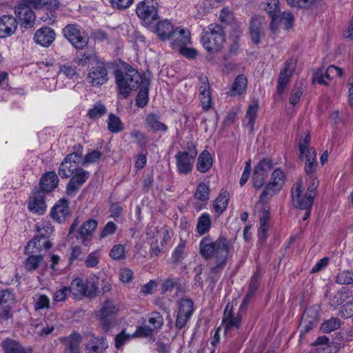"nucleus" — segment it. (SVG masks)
I'll use <instances>...</instances> for the list:
<instances>
[{
	"mask_svg": "<svg viewBox=\"0 0 353 353\" xmlns=\"http://www.w3.org/2000/svg\"><path fill=\"white\" fill-rule=\"evenodd\" d=\"M342 75V69L332 65L327 68L324 74H323L321 71L316 72L314 76V81L317 82L319 84L327 85L325 79L330 80L334 77H341Z\"/></svg>",
	"mask_w": 353,
	"mask_h": 353,
	"instance_id": "obj_30",
	"label": "nucleus"
},
{
	"mask_svg": "<svg viewBox=\"0 0 353 353\" xmlns=\"http://www.w3.org/2000/svg\"><path fill=\"white\" fill-rule=\"evenodd\" d=\"M117 230V225L112 221H108L99 233V238L104 239L110 235H112L116 232Z\"/></svg>",
	"mask_w": 353,
	"mask_h": 353,
	"instance_id": "obj_63",
	"label": "nucleus"
},
{
	"mask_svg": "<svg viewBox=\"0 0 353 353\" xmlns=\"http://www.w3.org/2000/svg\"><path fill=\"white\" fill-rule=\"evenodd\" d=\"M329 341L326 336L318 337L314 343L317 347L311 353H331L332 347L329 344Z\"/></svg>",
	"mask_w": 353,
	"mask_h": 353,
	"instance_id": "obj_46",
	"label": "nucleus"
},
{
	"mask_svg": "<svg viewBox=\"0 0 353 353\" xmlns=\"http://www.w3.org/2000/svg\"><path fill=\"white\" fill-rule=\"evenodd\" d=\"M14 14L21 22V27L28 29L33 27L36 16L32 6L26 0H21L14 8Z\"/></svg>",
	"mask_w": 353,
	"mask_h": 353,
	"instance_id": "obj_14",
	"label": "nucleus"
},
{
	"mask_svg": "<svg viewBox=\"0 0 353 353\" xmlns=\"http://www.w3.org/2000/svg\"><path fill=\"white\" fill-rule=\"evenodd\" d=\"M339 314L343 319H347L353 316V300L349 301L342 305L339 310Z\"/></svg>",
	"mask_w": 353,
	"mask_h": 353,
	"instance_id": "obj_64",
	"label": "nucleus"
},
{
	"mask_svg": "<svg viewBox=\"0 0 353 353\" xmlns=\"http://www.w3.org/2000/svg\"><path fill=\"white\" fill-rule=\"evenodd\" d=\"M110 257L114 260H120L125 258V247L118 244L112 247L110 252Z\"/></svg>",
	"mask_w": 353,
	"mask_h": 353,
	"instance_id": "obj_60",
	"label": "nucleus"
},
{
	"mask_svg": "<svg viewBox=\"0 0 353 353\" xmlns=\"http://www.w3.org/2000/svg\"><path fill=\"white\" fill-rule=\"evenodd\" d=\"M148 321L151 328L153 330H159L163 325V318L162 315L158 312L150 313L148 315Z\"/></svg>",
	"mask_w": 353,
	"mask_h": 353,
	"instance_id": "obj_51",
	"label": "nucleus"
},
{
	"mask_svg": "<svg viewBox=\"0 0 353 353\" xmlns=\"http://www.w3.org/2000/svg\"><path fill=\"white\" fill-rule=\"evenodd\" d=\"M347 297H349V290L343 287L330 297L329 305L332 307H337L341 305Z\"/></svg>",
	"mask_w": 353,
	"mask_h": 353,
	"instance_id": "obj_44",
	"label": "nucleus"
},
{
	"mask_svg": "<svg viewBox=\"0 0 353 353\" xmlns=\"http://www.w3.org/2000/svg\"><path fill=\"white\" fill-rule=\"evenodd\" d=\"M107 112L106 108L101 102L96 103L93 108L89 109L88 117L92 119H96L103 116Z\"/></svg>",
	"mask_w": 353,
	"mask_h": 353,
	"instance_id": "obj_52",
	"label": "nucleus"
},
{
	"mask_svg": "<svg viewBox=\"0 0 353 353\" xmlns=\"http://www.w3.org/2000/svg\"><path fill=\"white\" fill-rule=\"evenodd\" d=\"M108 128L112 133H117L123 130V125L119 117L111 113L108 116Z\"/></svg>",
	"mask_w": 353,
	"mask_h": 353,
	"instance_id": "obj_49",
	"label": "nucleus"
},
{
	"mask_svg": "<svg viewBox=\"0 0 353 353\" xmlns=\"http://www.w3.org/2000/svg\"><path fill=\"white\" fill-rule=\"evenodd\" d=\"M58 182V176L54 171L46 172L40 179V190L43 192H51L57 188Z\"/></svg>",
	"mask_w": 353,
	"mask_h": 353,
	"instance_id": "obj_34",
	"label": "nucleus"
},
{
	"mask_svg": "<svg viewBox=\"0 0 353 353\" xmlns=\"http://www.w3.org/2000/svg\"><path fill=\"white\" fill-rule=\"evenodd\" d=\"M194 197L201 201H206L210 198V189L204 183L197 185Z\"/></svg>",
	"mask_w": 353,
	"mask_h": 353,
	"instance_id": "obj_55",
	"label": "nucleus"
},
{
	"mask_svg": "<svg viewBox=\"0 0 353 353\" xmlns=\"http://www.w3.org/2000/svg\"><path fill=\"white\" fill-rule=\"evenodd\" d=\"M181 284L177 278H169L164 281L161 285V290L163 293L171 292L174 289H179Z\"/></svg>",
	"mask_w": 353,
	"mask_h": 353,
	"instance_id": "obj_58",
	"label": "nucleus"
},
{
	"mask_svg": "<svg viewBox=\"0 0 353 353\" xmlns=\"http://www.w3.org/2000/svg\"><path fill=\"white\" fill-rule=\"evenodd\" d=\"M212 225V221L210 215L208 213H203L198 218L197 224H196V232L200 235H203L207 233Z\"/></svg>",
	"mask_w": 353,
	"mask_h": 353,
	"instance_id": "obj_43",
	"label": "nucleus"
},
{
	"mask_svg": "<svg viewBox=\"0 0 353 353\" xmlns=\"http://www.w3.org/2000/svg\"><path fill=\"white\" fill-rule=\"evenodd\" d=\"M310 142V136L307 132L302 134L301 139L299 143V149L301 155L309 154V152H315L312 148H309L308 145Z\"/></svg>",
	"mask_w": 353,
	"mask_h": 353,
	"instance_id": "obj_56",
	"label": "nucleus"
},
{
	"mask_svg": "<svg viewBox=\"0 0 353 353\" xmlns=\"http://www.w3.org/2000/svg\"><path fill=\"white\" fill-rule=\"evenodd\" d=\"M296 65V61L294 59H290L285 62L284 67L281 69L278 79L276 92L279 94H282L284 92Z\"/></svg>",
	"mask_w": 353,
	"mask_h": 353,
	"instance_id": "obj_19",
	"label": "nucleus"
},
{
	"mask_svg": "<svg viewBox=\"0 0 353 353\" xmlns=\"http://www.w3.org/2000/svg\"><path fill=\"white\" fill-rule=\"evenodd\" d=\"M160 116L157 113H150L145 117V124L153 132L161 131L166 132L168 130V126L160 121Z\"/></svg>",
	"mask_w": 353,
	"mask_h": 353,
	"instance_id": "obj_36",
	"label": "nucleus"
},
{
	"mask_svg": "<svg viewBox=\"0 0 353 353\" xmlns=\"http://www.w3.org/2000/svg\"><path fill=\"white\" fill-rule=\"evenodd\" d=\"M248 79L247 77L244 74L238 75L233 84L232 85L230 89V95L231 96H239L241 95L245 90L247 87Z\"/></svg>",
	"mask_w": 353,
	"mask_h": 353,
	"instance_id": "obj_40",
	"label": "nucleus"
},
{
	"mask_svg": "<svg viewBox=\"0 0 353 353\" xmlns=\"http://www.w3.org/2000/svg\"><path fill=\"white\" fill-rule=\"evenodd\" d=\"M52 218L58 223H62L70 215L68 202L65 199H59L51 210Z\"/></svg>",
	"mask_w": 353,
	"mask_h": 353,
	"instance_id": "obj_29",
	"label": "nucleus"
},
{
	"mask_svg": "<svg viewBox=\"0 0 353 353\" xmlns=\"http://www.w3.org/2000/svg\"><path fill=\"white\" fill-rule=\"evenodd\" d=\"M59 74L63 75L68 79H72L78 76L77 67L71 64L61 65L59 70Z\"/></svg>",
	"mask_w": 353,
	"mask_h": 353,
	"instance_id": "obj_53",
	"label": "nucleus"
},
{
	"mask_svg": "<svg viewBox=\"0 0 353 353\" xmlns=\"http://www.w3.org/2000/svg\"><path fill=\"white\" fill-rule=\"evenodd\" d=\"M178 313L175 321V327L184 328L190 320L194 311V303L190 299L181 298L178 301Z\"/></svg>",
	"mask_w": 353,
	"mask_h": 353,
	"instance_id": "obj_13",
	"label": "nucleus"
},
{
	"mask_svg": "<svg viewBox=\"0 0 353 353\" xmlns=\"http://www.w3.org/2000/svg\"><path fill=\"white\" fill-rule=\"evenodd\" d=\"M74 149L76 151L68 154L61 163L58 174L62 179H68L78 171L81 167L79 162L82 158L83 147L81 145H75Z\"/></svg>",
	"mask_w": 353,
	"mask_h": 353,
	"instance_id": "obj_6",
	"label": "nucleus"
},
{
	"mask_svg": "<svg viewBox=\"0 0 353 353\" xmlns=\"http://www.w3.org/2000/svg\"><path fill=\"white\" fill-rule=\"evenodd\" d=\"M115 80L119 92L124 98H127L132 90H136L142 85L135 99L138 108H144L149 100V82L137 70L128 65L125 70L114 71Z\"/></svg>",
	"mask_w": 353,
	"mask_h": 353,
	"instance_id": "obj_1",
	"label": "nucleus"
},
{
	"mask_svg": "<svg viewBox=\"0 0 353 353\" xmlns=\"http://www.w3.org/2000/svg\"><path fill=\"white\" fill-rule=\"evenodd\" d=\"M336 282L341 285H350L353 283V271L343 270L336 276Z\"/></svg>",
	"mask_w": 353,
	"mask_h": 353,
	"instance_id": "obj_54",
	"label": "nucleus"
},
{
	"mask_svg": "<svg viewBox=\"0 0 353 353\" xmlns=\"http://www.w3.org/2000/svg\"><path fill=\"white\" fill-rule=\"evenodd\" d=\"M37 239L30 241L25 248V254L28 256L23 264L25 269L28 272L37 270L43 261V256L37 254L40 250L39 244H37Z\"/></svg>",
	"mask_w": 353,
	"mask_h": 353,
	"instance_id": "obj_10",
	"label": "nucleus"
},
{
	"mask_svg": "<svg viewBox=\"0 0 353 353\" xmlns=\"http://www.w3.org/2000/svg\"><path fill=\"white\" fill-rule=\"evenodd\" d=\"M119 310V304L114 301L107 299L103 303L99 310V323L104 331L108 332L113 327Z\"/></svg>",
	"mask_w": 353,
	"mask_h": 353,
	"instance_id": "obj_8",
	"label": "nucleus"
},
{
	"mask_svg": "<svg viewBox=\"0 0 353 353\" xmlns=\"http://www.w3.org/2000/svg\"><path fill=\"white\" fill-rule=\"evenodd\" d=\"M174 158L179 174L187 175L192 172L195 158L190 157L185 152L182 151L177 152Z\"/></svg>",
	"mask_w": 353,
	"mask_h": 353,
	"instance_id": "obj_20",
	"label": "nucleus"
},
{
	"mask_svg": "<svg viewBox=\"0 0 353 353\" xmlns=\"http://www.w3.org/2000/svg\"><path fill=\"white\" fill-rule=\"evenodd\" d=\"M62 33L63 37L77 50H83L89 42V36L79 25L68 24L65 26Z\"/></svg>",
	"mask_w": 353,
	"mask_h": 353,
	"instance_id": "obj_7",
	"label": "nucleus"
},
{
	"mask_svg": "<svg viewBox=\"0 0 353 353\" xmlns=\"http://www.w3.org/2000/svg\"><path fill=\"white\" fill-rule=\"evenodd\" d=\"M263 215L260 219V227L258 230L259 236L263 241L266 239V233L269 228L268 221L270 219V212L268 210L263 208Z\"/></svg>",
	"mask_w": 353,
	"mask_h": 353,
	"instance_id": "obj_48",
	"label": "nucleus"
},
{
	"mask_svg": "<svg viewBox=\"0 0 353 353\" xmlns=\"http://www.w3.org/2000/svg\"><path fill=\"white\" fill-rule=\"evenodd\" d=\"M169 40L174 50H179L190 43V32L188 29L177 27L171 34Z\"/></svg>",
	"mask_w": 353,
	"mask_h": 353,
	"instance_id": "obj_22",
	"label": "nucleus"
},
{
	"mask_svg": "<svg viewBox=\"0 0 353 353\" xmlns=\"http://www.w3.org/2000/svg\"><path fill=\"white\" fill-rule=\"evenodd\" d=\"M294 16L291 12H283L282 16L280 17L278 14V19L275 26L278 28L280 26L285 30H289L293 26Z\"/></svg>",
	"mask_w": 353,
	"mask_h": 353,
	"instance_id": "obj_50",
	"label": "nucleus"
},
{
	"mask_svg": "<svg viewBox=\"0 0 353 353\" xmlns=\"http://www.w3.org/2000/svg\"><path fill=\"white\" fill-rule=\"evenodd\" d=\"M136 14L141 23L149 27L159 19V4L156 0H143L136 6Z\"/></svg>",
	"mask_w": 353,
	"mask_h": 353,
	"instance_id": "obj_4",
	"label": "nucleus"
},
{
	"mask_svg": "<svg viewBox=\"0 0 353 353\" xmlns=\"http://www.w3.org/2000/svg\"><path fill=\"white\" fill-rule=\"evenodd\" d=\"M232 245L224 236H219L216 240L207 236L199 243V253L205 260L214 259L215 265L210 268V273L216 276L221 274L226 266L229 256L232 253Z\"/></svg>",
	"mask_w": 353,
	"mask_h": 353,
	"instance_id": "obj_2",
	"label": "nucleus"
},
{
	"mask_svg": "<svg viewBox=\"0 0 353 353\" xmlns=\"http://www.w3.org/2000/svg\"><path fill=\"white\" fill-rule=\"evenodd\" d=\"M258 110L259 105L256 103L250 105L248 109L247 110L245 118L248 120V121L245 125L249 128L250 132H252L254 130V126L255 124V120L257 116Z\"/></svg>",
	"mask_w": 353,
	"mask_h": 353,
	"instance_id": "obj_45",
	"label": "nucleus"
},
{
	"mask_svg": "<svg viewBox=\"0 0 353 353\" xmlns=\"http://www.w3.org/2000/svg\"><path fill=\"white\" fill-rule=\"evenodd\" d=\"M230 199L228 191L222 192L214 201L213 208L218 216H220L227 208Z\"/></svg>",
	"mask_w": 353,
	"mask_h": 353,
	"instance_id": "obj_38",
	"label": "nucleus"
},
{
	"mask_svg": "<svg viewBox=\"0 0 353 353\" xmlns=\"http://www.w3.org/2000/svg\"><path fill=\"white\" fill-rule=\"evenodd\" d=\"M302 182L296 181L292 188V201L293 205L299 209L312 208L314 197L307 193L303 194Z\"/></svg>",
	"mask_w": 353,
	"mask_h": 353,
	"instance_id": "obj_16",
	"label": "nucleus"
},
{
	"mask_svg": "<svg viewBox=\"0 0 353 353\" xmlns=\"http://www.w3.org/2000/svg\"><path fill=\"white\" fill-rule=\"evenodd\" d=\"M146 234L148 236L152 235V238L154 239L150 244L151 256H157L167 249V243L170 241V236L165 227L151 226L148 229Z\"/></svg>",
	"mask_w": 353,
	"mask_h": 353,
	"instance_id": "obj_5",
	"label": "nucleus"
},
{
	"mask_svg": "<svg viewBox=\"0 0 353 353\" xmlns=\"http://www.w3.org/2000/svg\"><path fill=\"white\" fill-rule=\"evenodd\" d=\"M321 310L319 305H313L305 310L299 326L301 338L317 325Z\"/></svg>",
	"mask_w": 353,
	"mask_h": 353,
	"instance_id": "obj_9",
	"label": "nucleus"
},
{
	"mask_svg": "<svg viewBox=\"0 0 353 353\" xmlns=\"http://www.w3.org/2000/svg\"><path fill=\"white\" fill-rule=\"evenodd\" d=\"M98 225V221L95 219H90L85 221L79 230L78 239L82 243L88 246L92 239L93 232L95 231Z\"/></svg>",
	"mask_w": 353,
	"mask_h": 353,
	"instance_id": "obj_28",
	"label": "nucleus"
},
{
	"mask_svg": "<svg viewBox=\"0 0 353 353\" xmlns=\"http://www.w3.org/2000/svg\"><path fill=\"white\" fill-rule=\"evenodd\" d=\"M59 340L65 346L64 353H81L79 345L82 336L78 332H72L69 336L61 337Z\"/></svg>",
	"mask_w": 353,
	"mask_h": 353,
	"instance_id": "obj_27",
	"label": "nucleus"
},
{
	"mask_svg": "<svg viewBox=\"0 0 353 353\" xmlns=\"http://www.w3.org/2000/svg\"><path fill=\"white\" fill-rule=\"evenodd\" d=\"M70 293L75 297L85 296L93 298L96 296L95 283L93 281L83 280L81 278L73 279L69 286Z\"/></svg>",
	"mask_w": 353,
	"mask_h": 353,
	"instance_id": "obj_12",
	"label": "nucleus"
},
{
	"mask_svg": "<svg viewBox=\"0 0 353 353\" xmlns=\"http://www.w3.org/2000/svg\"><path fill=\"white\" fill-rule=\"evenodd\" d=\"M285 180V174L283 170L276 168L271 175L270 182L265 186L260 195V201L265 202L267 197H272L283 187Z\"/></svg>",
	"mask_w": 353,
	"mask_h": 353,
	"instance_id": "obj_11",
	"label": "nucleus"
},
{
	"mask_svg": "<svg viewBox=\"0 0 353 353\" xmlns=\"http://www.w3.org/2000/svg\"><path fill=\"white\" fill-rule=\"evenodd\" d=\"M89 172L82 168L74 172L70 176V179L66 185L65 192L67 195L73 197L78 192L79 188L85 183L89 178Z\"/></svg>",
	"mask_w": 353,
	"mask_h": 353,
	"instance_id": "obj_18",
	"label": "nucleus"
},
{
	"mask_svg": "<svg viewBox=\"0 0 353 353\" xmlns=\"http://www.w3.org/2000/svg\"><path fill=\"white\" fill-rule=\"evenodd\" d=\"M87 80L93 87H99L105 84L108 80V70L105 63L97 61L89 70Z\"/></svg>",
	"mask_w": 353,
	"mask_h": 353,
	"instance_id": "obj_15",
	"label": "nucleus"
},
{
	"mask_svg": "<svg viewBox=\"0 0 353 353\" xmlns=\"http://www.w3.org/2000/svg\"><path fill=\"white\" fill-rule=\"evenodd\" d=\"M213 165V159L210 153L203 150L198 157L196 169L201 173H205L210 170Z\"/></svg>",
	"mask_w": 353,
	"mask_h": 353,
	"instance_id": "obj_35",
	"label": "nucleus"
},
{
	"mask_svg": "<svg viewBox=\"0 0 353 353\" xmlns=\"http://www.w3.org/2000/svg\"><path fill=\"white\" fill-rule=\"evenodd\" d=\"M185 244L184 242H181L175 248L172 254L171 262L173 264H177L181 262L183 259V255L185 250Z\"/></svg>",
	"mask_w": 353,
	"mask_h": 353,
	"instance_id": "obj_59",
	"label": "nucleus"
},
{
	"mask_svg": "<svg viewBox=\"0 0 353 353\" xmlns=\"http://www.w3.org/2000/svg\"><path fill=\"white\" fill-rule=\"evenodd\" d=\"M341 325V321L337 317H332L325 320L321 325V330L323 333H330L339 329Z\"/></svg>",
	"mask_w": 353,
	"mask_h": 353,
	"instance_id": "obj_47",
	"label": "nucleus"
},
{
	"mask_svg": "<svg viewBox=\"0 0 353 353\" xmlns=\"http://www.w3.org/2000/svg\"><path fill=\"white\" fill-rule=\"evenodd\" d=\"M1 347L4 353H32L30 347H23L19 342L9 338L2 342Z\"/></svg>",
	"mask_w": 353,
	"mask_h": 353,
	"instance_id": "obj_32",
	"label": "nucleus"
},
{
	"mask_svg": "<svg viewBox=\"0 0 353 353\" xmlns=\"http://www.w3.org/2000/svg\"><path fill=\"white\" fill-rule=\"evenodd\" d=\"M174 29L169 20H163L157 23L156 32L161 40L165 41L170 39Z\"/></svg>",
	"mask_w": 353,
	"mask_h": 353,
	"instance_id": "obj_37",
	"label": "nucleus"
},
{
	"mask_svg": "<svg viewBox=\"0 0 353 353\" xmlns=\"http://www.w3.org/2000/svg\"><path fill=\"white\" fill-rule=\"evenodd\" d=\"M130 137L135 139L136 143L141 148H145L148 143V138L140 131L134 130L130 132Z\"/></svg>",
	"mask_w": 353,
	"mask_h": 353,
	"instance_id": "obj_62",
	"label": "nucleus"
},
{
	"mask_svg": "<svg viewBox=\"0 0 353 353\" xmlns=\"http://www.w3.org/2000/svg\"><path fill=\"white\" fill-rule=\"evenodd\" d=\"M201 41L203 48L210 53H216L222 49L225 34L222 27L212 23L203 29Z\"/></svg>",
	"mask_w": 353,
	"mask_h": 353,
	"instance_id": "obj_3",
	"label": "nucleus"
},
{
	"mask_svg": "<svg viewBox=\"0 0 353 353\" xmlns=\"http://www.w3.org/2000/svg\"><path fill=\"white\" fill-rule=\"evenodd\" d=\"M18 21L12 15L6 14L0 17V38H7L15 33Z\"/></svg>",
	"mask_w": 353,
	"mask_h": 353,
	"instance_id": "obj_25",
	"label": "nucleus"
},
{
	"mask_svg": "<svg viewBox=\"0 0 353 353\" xmlns=\"http://www.w3.org/2000/svg\"><path fill=\"white\" fill-rule=\"evenodd\" d=\"M108 343L103 336H92L85 345V353H102L107 347Z\"/></svg>",
	"mask_w": 353,
	"mask_h": 353,
	"instance_id": "obj_31",
	"label": "nucleus"
},
{
	"mask_svg": "<svg viewBox=\"0 0 353 353\" xmlns=\"http://www.w3.org/2000/svg\"><path fill=\"white\" fill-rule=\"evenodd\" d=\"M241 315L238 313L236 316L234 315L232 306L228 303L225 307L222 324L224 327V332L226 335L232 336V332L234 330H238L241 325Z\"/></svg>",
	"mask_w": 353,
	"mask_h": 353,
	"instance_id": "obj_17",
	"label": "nucleus"
},
{
	"mask_svg": "<svg viewBox=\"0 0 353 353\" xmlns=\"http://www.w3.org/2000/svg\"><path fill=\"white\" fill-rule=\"evenodd\" d=\"M219 19L222 23L234 26L236 36H239L241 32L240 25L234 23V14L230 10L227 8L222 9L219 15Z\"/></svg>",
	"mask_w": 353,
	"mask_h": 353,
	"instance_id": "obj_39",
	"label": "nucleus"
},
{
	"mask_svg": "<svg viewBox=\"0 0 353 353\" xmlns=\"http://www.w3.org/2000/svg\"><path fill=\"white\" fill-rule=\"evenodd\" d=\"M35 228L40 234L34 239H37V244L41 247L40 241L41 239H46L53 232V227L49 221H44L41 224L37 223Z\"/></svg>",
	"mask_w": 353,
	"mask_h": 353,
	"instance_id": "obj_41",
	"label": "nucleus"
},
{
	"mask_svg": "<svg viewBox=\"0 0 353 353\" xmlns=\"http://www.w3.org/2000/svg\"><path fill=\"white\" fill-rule=\"evenodd\" d=\"M199 82V99L201 106L204 111H208L211 108L212 105L210 86L208 79L206 76H200Z\"/></svg>",
	"mask_w": 353,
	"mask_h": 353,
	"instance_id": "obj_23",
	"label": "nucleus"
},
{
	"mask_svg": "<svg viewBox=\"0 0 353 353\" xmlns=\"http://www.w3.org/2000/svg\"><path fill=\"white\" fill-rule=\"evenodd\" d=\"M266 6L265 11L268 13L272 19L270 23V30L273 33L277 31V27L275 24L277 22L278 14L281 12L279 0H265Z\"/></svg>",
	"mask_w": 353,
	"mask_h": 353,
	"instance_id": "obj_33",
	"label": "nucleus"
},
{
	"mask_svg": "<svg viewBox=\"0 0 353 353\" xmlns=\"http://www.w3.org/2000/svg\"><path fill=\"white\" fill-rule=\"evenodd\" d=\"M306 161L305 165V172L310 178L315 177V172L317 168L315 152H309V154H304Z\"/></svg>",
	"mask_w": 353,
	"mask_h": 353,
	"instance_id": "obj_42",
	"label": "nucleus"
},
{
	"mask_svg": "<svg viewBox=\"0 0 353 353\" xmlns=\"http://www.w3.org/2000/svg\"><path fill=\"white\" fill-rule=\"evenodd\" d=\"M14 294L11 290H3L0 291V316L6 312V316L0 317L2 322L8 320L10 316V310L14 303Z\"/></svg>",
	"mask_w": 353,
	"mask_h": 353,
	"instance_id": "obj_26",
	"label": "nucleus"
},
{
	"mask_svg": "<svg viewBox=\"0 0 353 353\" xmlns=\"http://www.w3.org/2000/svg\"><path fill=\"white\" fill-rule=\"evenodd\" d=\"M55 37L56 33L54 29L48 26H43L35 32L34 41L36 43L47 48L54 42Z\"/></svg>",
	"mask_w": 353,
	"mask_h": 353,
	"instance_id": "obj_24",
	"label": "nucleus"
},
{
	"mask_svg": "<svg viewBox=\"0 0 353 353\" xmlns=\"http://www.w3.org/2000/svg\"><path fill=\"white\" fill-rule=\"evenodd\" d=\"M100 254L99 251H94L90 253L84 261L87 268H92L96 267L99 262Z\"/></svg>",
	"mask_w": 353,
	"mask_h": 353,
	"instance_id": "obj_61",
	"label": "nucleus"
},
{
	"mask_svg": "<svg viewBox=\"0 0 353 353\" xmlns=\"http://www.w3.org/2000/svg\"><path fill=\"white\" fill-rule=\"evenodd\" d=\"M272 165L273 164L271 159L263 158L258 163L256 166L254 168V170L268 176L269 172L272 168Z\"/></svg>",
	"mask_w": 353,
	"mask_h": 353,
	"instance_id": "obj_57",
	"label": "nucleus"
},
{
	"mask_svg": "<svg viewBox=\"0 0 353 353\" xmlns=\"http://www.w3.org/2000/svg\"><path fill=\"white\" fill-rule=\"evenodd\" d=\"M28 209L34 214H43L46 210L45 193L39 190L34 191L30 196L28 202Z\"/></svg>",
	"mask_w": 353,
	"mask_h": 353,
	"instance_id": "obj_21",
	"label": "nucleus"
}]
</instances>
